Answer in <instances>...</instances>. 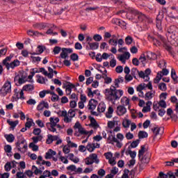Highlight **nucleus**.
Here are the masks:
<instances>
[{"label":"nucleus","instance_id":"obj_20","mask_svg":"<svg viewBox=\"0 0 178 178\" xmlns=\"http://www.w3.org/2000/svg\"><path fill=\"white\" fill-rule=\"evenodd\" d=\"M44 108L46 109H49V104L48 102H45L44 101H42L37 106L38 111H44Z\"/></svg>","mask_w":178,"mask_h":178},{"label":"nucleus","instance_id":"obj_49","mask_svg":"<svg viewBox=\"0 0 178 178\" xmlns=\"http://www.w3.org/2000/svg\"><path fill=\"white\" fill-rule=\"evenodd\" d=\"M32 169L33 170H34V174L35 175L42 174V171H41V170L40 168H38L35 165H33Z\"/></svg>","mask_w":178,"mask_h":178},{"label":"nucleus","instance_id":"obj_63","mask_svg":"<svg viewBox=\"0 0 178 178\" xmlns=\"http://www.w3.org/2000/svg\"><path fill=\"white\" fill-rule=\"evenodd\" d=\"M129 173H130V170L125 169L124 170V173L122 176V178H129Z\"/></svg>","mask_w":178,"mask_h":178},{"label":"nucleus","instance_id":"obj_1","mask_svg":"<svg viewBox=\"0 0 178 178\" xmlns=\"http://www.w3.org/2000/svg\"><path fill=\"white\" fill-rule=\"evenodd\" d=\"M106 99L115 104L116 101H119L123 96V90L116 89V87L111 86L110 88H106L104 90Z\"/></svg>","mask_w":178,"mask_h":178},{"label":"nucleus","instance_id":"obj_22","mask_svg":"<svg viewBox=\"0 0 178 178\" xmlns=\"http://www.w3.org/2000/svg\"><path fill=\"white\" fill-rule=\"evenodd\" d=\"M163 130H165L163 127H156L152 129V131L153 132V134H154V137H156V136H158L159 134H161H161H163Z\"/></svg>","mask_w":178,"mask_h":178},{"label":"nucleus","instance_id":"obj_24","mask_svg":"<svg viewBox=\"0 0 178 178\" xmlns=\"http://www.w3.org/2000/svg\"><path fill=\"white\" fill-rule=\"evenodd\" d=\"M89 120H90V126H91V127H93V129H98L99 125H98V123L97 122V120H95V118L89 116Z\"/></svg>","mask_w":178,"mask_h":178},{"label":"nucleus","instance_id":"obj_52","mask_svg":"<svg viewBox=\"0 0 178 178\" xmlns=\"http://www.w3.org/2000/svg\"><path fill=\"white\" fill-rule=\"evenodd\" d=\"M159 89H160L161 91H166V90H168V88L166 87V83H160L159 84Z\"/></svg>","mask_w":178,"mask_h":178},{"label":"nucleus","instance_id":"obj_13","mask_svg":"<svg viewBox=\"0 0 178 178\" xmlns=\"http://www.w3.org/2000/svg\"><path fill=\"white\" fill-rule=\"evenodd\" d=\"M176 33H178V28L176 26H171L168 29L166 36L170 38V35H174Z\"/></svg>","mask_w":178,"mask_h":178},{"label":"nucleus","instance_id":"obj_7","mask_svg":"<svg viewBox=\"0 0 178 178\" xmlns=\"http://www.w3.org/2000/svg\"><path fill=\"white\" fill-rule=\"evenodd\" d=\"M127 10L128 13L137 16L139 22H145V19L147 18V15H145V14H143V13H140L138 10L130 7L127 8Z\"/></svg>","mask_w":178,"mask_h":178},{"label":"nucleus","instance_id":"obj_51","mask_svg":"<svg viewBox=\"0 0 178 178\" xmlns=\"http://www.w3.org/2000/svg\"><path fill=\"white\" fill-rule=\"evenodd\" d=\"M149 74H151V70L147 68L145 70V76L146 77L145 81H148L149 80Z\"/></svg>","mask_w":178,"mask_h":178},{"label":"nucleus","instance_id":"obj_32","mask_svg":"<svg viewBox=\"0 0 178 178\" xmlns=\"http://www.w3.org/2000/svg\"><path fill=\"white\" fill-rule=\"evenodd\" d=\"M113 107H108V111L106 113V118H107V119H111V118H112V115H113Z\"/></svg>","mask_w":178,"mask_h":178},{"label":"nucleus","instance_id":"obj_27","mask_svg":"<svg viewBox=\"0 0 178 178\" xmlns=\"http://www.w3.org/2000/svg\"><path fill=\"white\" fill-rule=\"evenodd\" d=\"M68 157H69V159L70 161H72V162H74V163H79V162H80V159L79 158H77V157H75L74 156V154L70 153L68 154Z\"/></svg>","mask_w":178,"mask_h":178},{"label":"nucleus","instance_id":"obj_25","mask_svg":"<svg viewBox=\"0 0 178 178\" xmlns=\"http://www.w3.org/2000/svg\"><path fill=\"white\" fill-rule=\"evenodd\" d=\"M121 104H122V106H129V108H130V99L126 97H122Z\"/></svg>","mask_w":178,"mask_h":178},{"label":"nucleus","instance_id":"obj_16","mask_svg":"<svg viewBox=\"0 0 178 178\" xmlns=\"http://www.w3.org/2000/svg\"><path fill=\"white\" fill-rule=\"evenodd\" d=\"M17 66H20V61L16 59V60H14L10 63L7 64L6 65V67L7 70H9V69H15V67H17Z\"/></svg>","mask_w":178,"mask_h":178},{"label":"nucleus","instance_id":"obj_2","mask_svg":"<svg viewBox=\"0 0 178 178\" xmlns=\"http://www.w3.org/2000/svg\"><path fill=\"white\" fill-rule=\"evenodd\" d=\"M157 38L158 39L152 35L148 36V40H149V41H152L153 44L156 47H161V45H163L167 51L172 50V47L168 44V40H166L163 36L158 35Z\"/></svg>","mask_w":178,"mask_h":178},{"label":"nucleus","instance_id":"obj_36","mask_svg":"<svg viewBox=\"0 0 178 178\" xmlns=\"http://www.w3.org/2000/svg\"><path fill=\"white\" fill-rule=\"evenodd\" d=\"M163 76L162 75V72H159L156 78L154 79V83L156 84H158V83H159V81H161V80L162 79Z\"/></svg>","mask_w":178,"mask_h":178},{"label":"nucleus","instance_id":"obj_38","mask_svg":"<svg viewBox=\"0 0 178 178\" xmlns=\"http://www.w3.org/2000/svg\"><path fill=\"white\" fill-rule=\"evenodd\" d=\"M140 144V140L137 139L136 140H134L130 146L129 147V148H137V147H138V145Z\"/></svg>","mask_w":178,"mask_h":178},{"label":"nucleus","instance_id":"obj_53","mask_svg":"<svg viewBox=\"0 0 178 178\" xmlns=\"http://www.w3.org/2000/svg\"><path fill=\"white\" fill-rule=\"evenodd\" d=\"M4 169L6 172H10V169H12V163L11 162H7L6 165H4Z\"/></svg>","mask_w":178,"mask_h":178},{"label":"nucleus","instance_id":"obj_14","mask_svg":"<svg viewBox=\"0 0 178 178\" xmlns=\"http://www.w3.org/2000/svg\"><path fill=\"white\" fill-rule=\"evenodd\" d=\"M58 115L62 118H64L65 123H70V122H72V119L69 118V116H67V111H58Z\"/></svg>","mask_w":178,"mask_h":178},{"label":"nucleus","instance_id":"obj_21","mask_svg":"<svg viewBox=\"0 0 178 178\" xmlns=\"http://www.w3.org/2000/svg\"><path fill=\"white\" fill-rule=\"evenodd\" d=\"M59 136H52L51 134L47 135V144H52L54 141H56L58 140Z\"/></svg>","mask_w":178,"mask_h":178},{"label":"nucleus","instance_id":"obj_23","mask_svg":"<svg viewBox=\"0 0 178 178\" xmlns=\"http://www.w3.org/2000/svg\"><path fill=\"white\" fill-rule=\"evenodd\" d=\"M23 91H26L27 92H31L34 91V86L33 84H26L22 87Z\"/></svg>","mask_w":178,"mask_h":178},{"label":"nucleus","instance_id":"obj_56","mask_svg":"<svg viewBox=\"0 0 178 178\" xmlns=\"http://www.w3.org/2000/svg\"><path fill=\"white\" fill-rule=\"evenodd\" d=\"M131 42H133V38L130 35L127 36L125 38V44H127V45H130Z\"/></svg>","mask_w":178,"mask_h":178},{"label":"nucleus","instance_id":"obj_34","mask_svg":"<svg viewBox=\"0 0 178 178\" xmlns=\"http://www.w3.org/2000/svg\"><path fill=\"white\" fill-rule=\"evenodd\" d=\"M154 96L155 95L154 94V92L149 91L145 93V101H149L152 98H154Z\"/></svg>","mask_w":178,"mask_h":178},{"label":"nucleus","instance_id":"obj_62","mask_svg":"<svg viewBox=\"0 0 178 178\" xmlns=\"http://www.w3.org/2000/svg\"><path fill=\"white\" fill-rule=\"evenodd\" d=\"M105 170L100 169L97 171V175H99V178H102L103 176H105Z\"/></svg>","mask_w":178,"mask_h":178},{"label":"nucleus","instance_id":"obj_18","mask_svg":"<svg viewBox=\"0 0 178 178\" xmlns=\"http://www.w3.org/2000/svg\"><path fill=\"white\" fill-rule=\"evenodd\" d=\"M33 29H36L38 30H44V29H47V27H49L48 24L44 22L35 23L33 25Z\"/></svg>","mask_w":178,"mask_h":178},{"label":"nucleus","instance_id":"obj_55","mask_svg":"<svg viewBox=\"0 0 178 178\" xmlns=\"http://www.w3.org/2000/svg\"><path fill=\"white\" fill-rule=\"evenodd\" d=\"M108 44L110 45H113V47H117L118 46V39H110L108 40Z\"/></svg>","mask_w":178,"mask_h":178},{"label":"nucleus","instance_id":"obj_28","mask_svg":"<svg viewBox=\"0 0 178 178\" xmlns=\"http://www.w3.org/2000/svg\"><path fill=\"white\" fill-rule=\"evenodd\" d=\"M123 81H124V79L123 78V76H119L118 79H116L114 81L115 83V86L116 88H119V84H120V83H123Z\"/></svg>","mask_w":178,"mask_h":178},{"label":"nucleus","instance_id":"obj_61","mask_svg":"<svg viewBox=\"0 0 178 178\" xmlns=\"http://www.w3.org/2000/svg\"><path fill=\"white\" fill-rule=\"evenodd\" d=\"M158 66L159 67H166V61H165L164 60H161L159 63H158Z\"/></svg>","mask_w":178,"mask_h":178},{"label":"nucleus","instance_id":"obj_39","mask_svg":"<svg viewBox=\"0 0 178 178\" xmlns=\"http://www.w3.org/2000/svg\"><path fill=\"white\" fill-rule=\"evenodd\" d=\"M76 111H77V109H75V110L70 109L68 111L69 119H71V120L72 118H74L76 116Z\"/></svg>","mask_w":178,"mask_h":178},{"label":"nucleus","instance_id":"obj_12","mask_svg":"<svg viewBox=\"0 0 178 178\" xmlns=\"http://www.w3.org/2000/svg\"><path fill=\"white\" fill-rule=\"evenodd\" d=\"M26 81V76L23 75L22 74H19L14 78V82L17 86H22V84H24Z\"/></svg>","mask_w":178,"mask_h":178},{"label":"nucleus","instance_id":"obj_35","mask_svg":"<svg viewBox=\"0 0 178 178\" xmlns=\"http://www.w3.org/2000/svg\"><path fill=\"white\" fill-rule=\"evenodd\" d=\"M86 149H88L89 152H94V150L95 149V143H88Z\"/></svg>","mask_w":178,"mask_h":178},{"label":"nucleus","instance_id":"obj_9","mask_svg":"<svg viewBox=\"0 0 178 178\" xmlns=\"http://www.w3.org/2000/svg\"><path fill=\"white\" fill-rule=\"evenodd\" d=\"M97 105H98V102L94 99H91L88 104V109L93 116H98V113L94 111L95 108H97Z\"/></svg>","mask_w":178,"mask_h":178},{"label":"nucleus","instance_id":"obj_8","mask_svg":"<svg viewBox=\"0 0 178 178\" xmlns=\"http://www.w3.org/2000/svg\"><path fill=\"white\" fill-rule=\"evenodd\" d=\"M86 165H92V163H99V159H98V155L97 154H90L89 156L85 159Z\"/></svg>","mask_w":178,"mask_h":178},{"label":"nucleus","instance_id":"obj_44","mask_svg":"<svg viewBox=\"0 0 178 178\" xmlns=\"http://www.w3.org/2000/svg\"><path fill=\"white\" fill-rule=\"evenodd\" d=\"M103 79H104V83L106 84H111L112 83V78L108 77V75L106 74H104Z\"/></svg>","mask_w":178,"mask_h":178},{"label":"nucleus","instance_id":"obj_58","mask_svg":"<svg viewBox=\"0 0 178 178\" xmlns=\"http://www.w3.org/2000/svg\"><path fill=\"white\" fill-rule=\"evenodd\" d=\"M170 175L172 174H170L169 172H168L167 174H165L163 172H160L159 174L158 178H168V176L170 177Z\"/></svg>","mask_w":178,"mask_h":178},{"label":"nucleus","instance_id":"obj_64","mask_svg":"<svg viewBox=\"0 0 178 178\" xmlns=\"http://www.w3.org/2000/svg\"><path fill=\"white\" fill-rule=\"evenodd\" d=\"M16 176H17V178H27L26 175H24L22 172H17Z\"/></svg>","mask_w":178,"mask_h":178},{"label":"nucleus","instance_id":"obj_57","mask_svg":"<svg viewBox=\"0 0 178 178\" xmlns=\"http://www.w3.org/2000/svg\"><path fill=\"white\" fill-rule=\"evenodd\" d=\"M141 84L144 85L143 86L144 89L148 88L149 90H152V82L149 81L147 84L146 83H141Z\"/></svg>","mask_w":178,"mask_h":178},{"label":"nucleus","instance_id":"obj_17","mask_svg":"<svg viewBox=\"0 0 178 178\" xmlns=\"http://www.w3.org/2000/svg\"><path fill=\"white\" fill-rule=\"evenodd\" d=\"M127 112V109L124 106L119 105L117 107L116 113L118 116H123Z\"/></svg>","mask_w":178,"mask_h":178},{"label":"nucleus","instance_id":"obj_43","mask_svg":"<svg viewBox=\"0 0 178 178\" xmlns=\"http://www.w3.org/2000/svg\"><path fill=\"white\" fill-rule=\"evenodd\" d=\"M50 94L52 95L51 101L53 102H56L57 101H59V96H58V95L55 94L54 92H50Z\"/></svg>","mask_w":178,"mask_h":178},{"label":"nucleus","instance_id":"obj_42","mask_svg":"<svg viewBox=\"0 0 178 178\" xmlns=\"http://www.w3.org/2000/svg\"><path fill=\"white\" fill-rule=\"evenodd\" d=\"M47 94H51V91L47 90H42L39 92V97L40 98H44Z\"/></svg>","mask_w":178,"mask_h":178},{"label":"nucleus","instance_id":"obj_33","mask_svg":"<svg viewBox=\"0 0 178 178\" xmlns=\"http://www.w3.org/2000/svg\"><path fill=\"white\" fill-rule=\"evenodd\" d=\"M7 123L10 126L13 130H15V127H16L17 124H19V121H10V120H7Z\"/></svg>","mask_w":178,"mask_h":178},{"label":"nucleus","instance_id":"obj_26","mask_svg":"<svg viewBox=\"0 0 178 178\" xmlns=\"http://www.w3.org/2000/svg\"><path fill=\"white\" fill-rule=\"evenodd\" d=\"M113 24H116L117 26H126V23L118 18H114L112 19Z\"/></svg>","mask_w":178,"mask_h":178},{"label":"nucleus","instance_id":"obj_37","mask_svg":"<svg viewBox=\"0 0 178 178\" xmlns=\"http://www.w3.org/2000/svg\"><path fill=\"white\" fill-rule=\"evenodd\" d=\"M12 58H13V54H10L9 56H7L4 60H3V65L4 66L8 65L9 62L12 60Z\"/></svg>","mask_w":178,"mask_h":178},{"label":"nucleus","instance_id":"obj_46","mask_svg":"<svg viewBox=\"0 0 178 178\" xmlns=\"http://www.w3.org/2000/svg\"><path fill=\"white\" fill-rule=\"evenodd\" d=\"M46 177H51V171L49 170H44L43 172V175H41L39 178H46Z\"/></svg>","mask_w":178,"mask_h":178},{"label":"nucleus","instance_id":"obj_50","mask_svg":"<svg viewBox=\"0 0 178 178\" xmlns=\"http://www.w3.org/2000/svg\"><path fill=\"white\" fill-rule=\"evenodd\" d=\"M32 140L33 141V143L37 144L38 141H41L42 140V136L41 135L38 136H33L32 137Z\"/></svg>","mask_w":178,"mask_h":178},{"label":"nucleus","instance_id":"obj_29","mask_svg":"<svg viewBox=\"0 0 178 178\" xmlns=\"http://www.w3.org/2000/svg\"><path fill=\"white\" fill-rule=\"evenodd\" d=\"M88 44L90 49H92V51L98 49V48H99V43L98 42H88Z\"/></svg>","mask_w":178,"mask_h":178},{"label":"nucleus","instance_id":"obj_15","mask_svg":"<svg viewBox=\"0 0 178 178\" xmlns=\"http://www.w3.org/2000/svg\"><path fill=\"white\" fill-rule=\"evenodd\" d=\"M68 84L64 85L63 88H65V92L67 95L72 94V90L76 87V86L70 82H67Z\"/></svg>","mask_w":178,"mask_h":178},{"label":"nucleus","instance_id":"obj_48","mask_svg":"<svg viewBox=\"0 0 178 178\" xmlns=\"http://www.w3.org/2000/svg\"><path fill=\"white\" fill-rule=\"evenodd\" d=\"M46 47L44 46H38L37 47V50L36 52H38V55H41V54H42V52H44V51H45Z\"/></svg>","mask_w":178,"mask_h":178},{"label":"nucleus","instance_id":"obj_11","mask_svg":"<svg viewBox=\"0 0 178 178\" xmlns=\"http://www.w3.org/2000/svg\"><path fill=\"white\" fill-rule=\"evenodd\" d=\"M107 141H108V144H113V143H116L117 148H120L123 147V143L119 141V140L113 135H109L107 138Z\"/></svg>","mask_w":178,"mask_h":178},{"label":"nucleus","instance_id":"obj_19","mask_svg":"<svg viewBox=\"0 0 178 178\" xmlns=\"http://www.w3.org/2000/svg\"><path fill=\"white\" fill-rule=\"evenodd\" d=\"M118 59L122 63H126V60L130 59V53L129 52H125L124 54L120 55L118 57Z\"/></svg>","mask_w":178,"mask_h":178},{"label":"nucleus","instance_id":"obj_60","mask_svg":"<svg viewBox=\"0 0 178 178\" xmlns=\"http://www.w3.org/2000/svg\"><path fill=\"white\" fill-rule=\"evenodd\" d=\"M71 60H73V62H76L79 60V55L77 54L74 53L70 56Z\"/></svg>","mask_w":178,"mask_h":178},{"label":"nucleus","instance_id":"obj_40","mask_svg":"<svg viewBox=\"0 0 178 178\" xmlns=\"http://www.w3.org/2000/svg\"><path fill=\"white\" fill-rule=\"evenodd\" d=\"M148 137V134L145 131H140L138 132V138H147Z\"/></svg>","mask_w":178,"mask_h":178},{"label":"nucleus","instance_id":"obj_10","mask_svg":"<svg viewBox=\"0 0 178 178\" xmlns=\"http://www.w3.org/2000/svg\"><path fill=\"white\" fill-rule=\"evenodd\" d=\"M144 154H145V146L142 145L138 151V156L140 161L144 162V163H147L149 161V158H147L145 155L144 156Z\"/></svg>","mask_w":178,"mask_h":178},{"label":"nucleus","instance_id":"obj_4","mask_svg":"<svg viewBox=\"0 0 178 178\" xmlns=\"http://www.w3.org/2000/svg\"><path fill=\"white\" fill-rule=\"evenodd\" d=\"M49 122L46 123V127L49 131L52 133H56V129H62V126L58 124L59 123V118L58 117H51L49 118Z\"/></svg>","mask_w":178,"mask_h":178},{"label":"nucleus","instance_id":"obj_47","mask_svg":"<svg viewBox=\"0 0 178 178\" xmlns=\"http://www.w3.org/2000/svg\"><path fill=\"white\" fill-rule=\"evenodd\" d=\"M130 124H131V121H130V120H125L122 122V126L125 129L130 127Z\"/></svg>","mask_w":178,"mask_h":178},{"label":"nucleus","instance_id":"obj_45","mask_svg":"<svg viewBox=\"0 0 178 178\" xmlns=\"http://www.w3.org/2000/svg\"><path fill=\"white\" fill-rule=\"evenodd\" d=\"M171 78L174 81H177V74H176V70L173 68L171 70Z\"/></svg>","mask_w":178,"mask_h":178},{"label":"nucleus","instance_id":"obj_6","mask_svg":"<svg viewBox=\"0 0 178 178\" xmlns=\"http://www.w3.org/2000/svg\"><path fill=\"white\" fill-rule=\"evenodd\" d=\"M12 92V83L8 80L6 81L3 86L0 89V94L3 97H6L8 94H10Z\"/></svg>","mask_w":178,"mask_h":178},{"label":"nucleus","instance_id":"obj_41","mask_svg":"<svg viewBox=\"0 0 178 178\" xmlns=\"http://www.w3.org/2000/svg\"><path fill=\"white\" fill-rule=\"evenodd\" d=\"M138 70L137 68H132L131 71V74L134 79H137V76H138Z\"/></svg>","mask_w":178,"mask_h":178},{"label":"nucleus","instance_id":"obj_30","mask_svg":"<svg viewBox=\"0 0 178 178\" xmlns=\"http://www.w3.org/2000/svg\"><path fill=\"white\" fill-rule=\"evenodd\" d=\"M6 140L8 141V143H13L15 141V136L13 134H6L4 136Z\"/></svg>","mask_w":178,"mask_h":178},{"label":"nucleus","instance_id":"obj_59","mask_svg":"<svg viewBox=\"0 0 178 178\" xmlns=\"http://www.w3.org/2000/svg\"><path fill=\"white\" fill-rule=\"evenodd\" d=\"M31 59H32L33 63H35L36 62L38 63L41 62V57L40 56L35 57V56H31Z\"/></svg>","mask_w":178,"mask_h":178},{"label":"nucleus","instance_id":"obj_3","mask_svg":"<svg viewBox=\"0 0 178 178\" xmlns=\"http://www.w3.org/2000/svg\"><path fill=\"white\" fill-rule=\"evenodd\" d=\"M74 130L75 131L74 136L80 137L81 136H88V138L94 133V130L87 131L81 126L79 122H76L74 125Z\"/></svg>","mask_w":178,"mask_h":178},{"label":"nucleus","instance_id":"obj_5","mask_svg":"<svg viewBox=\"0 0 178 178\" xmlns=\"http://www.w3.org/2000/svg\"><path fill=\"white\" fill-rule=\"evenodd\" d=\"M17 138L18 140L15 143L16 147L17 148L18 151H19V152L24 154V152L27 151V143L26 142V140L22 135L17 136Z\"/></svg>","mask_w":178,"mask_h":178},{"label":"nucleus","instance_id":"obj_31","mask_svg":"<svg viewBox=\"0 0 178 178\" xmlns=\"http://www.w3.org/2000/svg\"><path fill=\"white\" fill-rule=\"evenodd\" d=\"M105 109H106V105H105L104 103H100L98 105L97 111L99 113L105 112Z\"/></svg>","mask_w":178,"mask_h":178},{"label":"nucleus","instance_id":"obj_54","mask_svg":"<svg viewBox=\"0 0 178 178\" xmlns=\"http://www.w3.org/2000/svg\"><path fill=\"white\" fill-rule=\"evenodd\" d=\"M29 148L32 149V151H38V145H35L34 143H31L29 144Z\"/></svg>","mask_w":178,"mask_h":178}]
</instances>
